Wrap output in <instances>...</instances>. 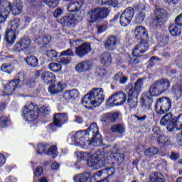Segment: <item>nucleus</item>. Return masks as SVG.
Instances as JSON below:
<instances>
[{
  "instance_id": "obj_2",
  "label": "nucleus",
  "mask_w": 182,
  "mask_h": 182,
  "mask_svg": "<svg viewBox=\"0 0 182 182\" xmlns=\"http://www.w3.org/2000/svg\"><path fill=\"white\" fill-rule=\"evenodd\" d=\"M105 102V92L102 88H93L88 94L82 98V105L85 107H97Z\"/></svg>"
},
{
  "instance_id": "obj_19",
  "label": "nucleus",
  "mask_w": 182,
  "mask_h": 182,
  "mask_svg": "<svg viewBox=\"0 0 182 182\" xmlns=\"http://www.w3.org/2000/svg\"><path fill=\"white\" fill-rule=\"evenodd\" d=\"M134 35L135 38L138 40L141 39V41H144L146 39H149L147 31L144 26H138L135 28Z\"/></svg>"
},
{
  "instance_id": "obj_27",
  "label": "nucleus",
  "mask_w": 182,
  "mask_h": 182,
  "mask_svg": "<svg viewBox=\"0 0 182 182\" xmlns=\"http://www.w3.org/2000/svg\"><path fill=\"white\" fill-rule=\"evenodd\" d=\"M101 63L105 66H109L112 63V55L109 53H103L100 57Z\"/></svg>"
},
{
  "instance_id": "obj_9",
  "label": "nucleus",
  "mask_w": 182,
  "mask_h": 182,
  "mask_svg": "<svg viewBox=\"0 0 182 182\" xmlns=\"http://www.w3.org/2000/svg\"><path fill=\"white\" fill-rule=\"evenodd\" d=\"M88 134L90 133L92 134V138L91 140V143H92V146L94 147H99V146H102V136L99 133V127H97V124L95 122H92L87 130L85 131Z\"/></svg>"
},
{
  "instance_id": "obj_39",
  "label": "nucleus",
  "mask_w": 182,
  "mask_h": 182,
  "mask_svg": "<svg viewBox=\"0 0 182 182\" xmlns=\"http://www.w3.org/2000/svg\"><path fill=\"white\" fill-rule=\"evenodd\" d=\"M119 22L122 26L126 27L127 25L130 24V22H132V18H129V17H127L124 14H121Z\"/></svg>"
},
{
  "instance_id": "obj_62",
  "label": "nucleus",
  "mask_w": 182,
  "mask_h": 182,
  "mask_svg": "<svg viewBox=\"0 0 182 182\" xmlns=\"http://www.w3.org/2000/svg\"><path fill=\"white\" fill-rule=\"evenodd\" d=\"M106 31V26H99L97 27V33H103Z\"/></svg>"
},
{
  "instance_id": "obj_37",
  "label": "nucleus",
  "mask_w": 182,
  "mask_h": 182,
  "mask_svg": "<svg viewBox=\"0 0 182 182\" xmlns=\"http://www.w3.org/2000/svg\"><path fill=\"white\" fill-rule=\"evenodd\" d=\"M122 14L132 20L134 16V10L132 7L127 8Z\"/></svg>"
},
{
  "instance_id": "obj_36",
  "label": "nucleus",
  "mask_w": 182,
  "mask_h": 182,
  "mask_svg": "<svg viewBox=\"0 0 182 182\" xmlns=\"http://www.w3.org/2000/svg\"><path fill=\"white\" fill-rule=\"evenodd\" d=\"M159 153V149L156 147L148 148L144 151L145 156L148 157H151V156H156Z\"/></svg>"
},
{
  "instance_id": "obj_47",
  "label": "nucleus",
  "mask_w": 182,
  "mask_h": 182,
  "mask_svg": "<svg viewBox=\"0 0 182 182\" xmlns=\"http://www.w3.org/2000/svg\"><path fill=\"white\" fill-rule=\"evenodd\" d=\"M147 8V5L144 2H140L138 4L135 5V9L138 12H144Z\"/></svg>"
},
{
  "instance_id": "obj_3",
  "label": "nucleus",
  "mask_w": 182,
  "mask_h": 182,
  "mask_svg": "<svg viewBox=\"0 0 182 182\" xmlns=\"http://www.w3.org/2000/svg\"><path fill=\"white\" fill-rule=\"evenodd\" d=\"M2 6L0 10V23L5 22L9 12H11L13 15H19L22 12L23 6L21 4L12 5L8 0H3Z\"/></svg>"
},
{
  "instance_id": "obj_8",
  "label": "nucleus",
  "mask_w": 182,
  "mask_h": 182,
  "mask_svg": "<svg viewBox=\"0 0 182 182\" xmlns=\"http://www.w3.org/2000/svg\"><path fill=\"white\" fill-rule=\"evenodd\" d=\"M109 15V9L107 8H97L94 10H91L88 13L89 22H96V21H100V19H105L107 18Z\"/></svg>"
},
{
  "instance_id": "obj_45",
  "label": "nucleus",
  "mask_w": 182,
  "mask_h": 182,
  "mask_svg": "<svg viewBox=\"0 0 182 182\" xmlns=\"http://www.w3.org/2000/svg\"><path fill=\"white\" fill-rule=\"evenodd\" d=\"M43 173V168L42 166H38L36 168V171H34V177H33L34 181H38V177H39L40 176H42Z\"/></svg>"
},
{
  "instance_id": "obj_34",
  "label": "nucleus",
  "mask_w": 182,
  "mask_h": 182,
  "mask_svg": "<svg viewBox=\"0 0 182 182\" xmlns=\"http://www.w3.org/2000/svg\"><path fill=\"white\" fill-rule=\"evenodd\" d=\"M156 141L157 143H159V144H162L163 146H167L170 144V140L168 139V137L163 134L158 136Z\"/></svg>"
},
{
  "instance_id": "obj_49",
  "label": "nucleus",
  "mask_w": 182,
  "mask_h": 182,
  "mask_svg": "<svg viewBox=\"0 0 182 182\" xmlns=\"http://www.w3.org/2000/svg\"><path fill=\"white\" fill-rule=\"evenodd\" d=\"M1 70H2V72H5L6 73H11L12 66L11 64H3L1 66Z\"/></svg>"
},
{
  "instance_id": "obj_24",
  "label": "nucleus",
  "mask_w": 182,
  "mask_h": 182,
  "mask_svg": "<svg viewBox=\"0 0 182 182\" xmlns=\"http://www.w3.org/2000/svg\"><path fill=\"white\" fill-rule=\"evenodd\" d=\"M117 39L114 36H110L105 43V48L107 50H113L116 46Z\"/></svg>"
},
{
  "instance_id": "obj_17",
  "label": "nucleus",
  "mask_w": 182,
  "mask_h": 182,
  "mask_svg": "<svg viewBox=\"0 0 182 182\" xmlns=\"http://www.w3.org/2000/svg\"><path fill=\"white\" fill-rule=\"evenodd\" d=\"M143 87V79H139L134 83V87H132L128 91V96H139Z\"/></svg>"
},
{
  "instance_id": "obj_14",
  "label": "nucleus",
  "mask_w": 182,
  "mask_h": 182,
  "mask_svg": "<svg viewBox=\"0 0 182 182\" xmlns=\"http://www.w3.org/2000/svg\"><path fill=\"white\" fill-rule=\"evenodd\" d=\"M149 39L141 40V42L133 49L132 53L135 56H141L149 50Z\"/></svg>"
},
{
  "instance_id": "obj_59",
  "label": "nucleus",
  "mask_w": 182,
  "mask_h": 182,
  "mask_svg": "<svg viewBox=\"0 0 182 182\" xmlns=\"http://www.w3.org/2000/svg\"><path fill=\"white\" fill-rule=\"evenodd\" d=\"M22 48H23V46H22V44L21 43L20 41H18V43H16V44L14 46V50H16L18 52H19L21 50V49H22Z\"/></svg>"
},
{
  "instance_id": "obj_23",
  "label": "nucleus",
  "mask_w": 182,
  "mask_h": 182,
  "mask_svg": "<svg viewBox=\"0 0 182 182\" xmlns=\"http://www.w3.org/2000/svg\"><path fill=\"white\" fill-rule=\"evenodd\" d=\"M153 105V97L149 95H143L141 98V106L147 110L151 109V105Z\"/></svg>"
},
{
  "instance_id": "obj_26",
  "label": "nucleus",
  "mask_w": 182,
  "mask_h": 182,
  "mask_svg": "<svg viewBox=\"0 0 182 182\" xmlns=\"http://www.w3.org/2000/svg\"><path fill=\"white\" fill-rule=\"evenodd\" d=\"M89 178H90V173H83L76 175L73 177L75 182H87Z\"/></svg>"
},
{
  "instance_id": "obj_18",
  "label": "nucleus",
  "mask_w": 182,
  "mask_h": 182,
  "mask_svg": "<svg viewBox=\"0 0 182 182\" xmlns=\"http://www.w3.org/2000/svg\"><path fill=\"white\" fill-rule=\"evenodd\" d=\"M93 68V63L90 60H84L76 65L75 70L82 73V72H86L90 70Z\"/></svg>"
},
{
  "instance_id": "obj_35",
  "label": "nucleus",
  "mask_w": 182,
  "mask_h": 182,
  "mask_svg": "<svg viewBox=\"0 0 182 182\" xmlns=\"http://www.w3.org/2000/svg\"><path fill=\"white\" fill-rule=\"evenodd\" d=\"M128 77L123 75V73H118L115 76H114V80H119V83L121 85H125V83L128 80Z\"/></svg>"
},
{
  "instance_id": "obj_15",
  "label": "nucleus",
  "mask_w": 182,
  "mask_h": 182,
  "mask_svg": "<svg viewBox=\"0 0 182 182\" xmlns=\"http://www.w3.org/2000/svg\"><path fill=\"white\" fill-rule=\"evenodd\" d=\"M91 51L92 47H90V44L84 43L75 48V55L78 58H83V56H86V55L90 53Z\"/></svg>"
},
{
  "instance_id": "obj_54",
  "label": "nucleus",
  "mask_w": 182,
  "mask_h": 182,
  "mask_svg": "<svg viewBox=\"0 0 182 182\" xmlns=\"http://www.w3.org/2000/svg\"><path fill=\"white\" fill-rule=\"evenodd\" d=\"M74 55L73 51L70 48L60 53V56H73Z\"/></svg>"
},
{
  "instance_id": "obj_28",
  "label": "nucleus",
  "mask_w": 182,
  "mask_h": 182,
  "mask_svg": "<svg viewBox=\"0 0 182 182\" xmlns=\"http://www.w3.org/2000/svg\"><path fill=\"white\" fill-rule=\"evenodd\" d=\"M24 60L28 66H31V68H36V66L38 65V60L36 57L34 55H29L24 58Z\"/></svg>"
},
{
  "instance_id": "obj_38",
  "label": "nucleus",
  "mask_w": 182,
  "mask_h": 182,
  "mask_svg": "<svg viewBox=\"0 0 182 182\" xmlns=\"http://www.w3.org/2000/svg\"><path fill=\"white\" fill-rule=\"evenodd\" d=\"M48 68L52 72H60V70H62V65L58 63H50Z\"/></svg>"
},
{
  "instance_id": "obj_1",
  "label": "nucleus",
  "mask_w": 182,
  "mask_h": 182,
  "mask_svg": "<svg viewBox=\"0 0 182 182\" xmlns=\"http://www.w3.org/2000/svg\"><path fill=\"white\" fill-rule=\"evenodd\" d=\"M75 155L80 161L87 160V164L92 170H99V168H102L105 164V152H97L90 155L87 152L77 151L75 152Z\"/></svg>"
},
{
  "instance_id": "obj_42",
  "label": "nucleus",
  "mask_w": 182,
  "mask_h": 182,
  "mask_svg": "<svg viewBox=\"0 0 182 182\" xmlns=\"http://www.w3.org/2000/svg\"><path fill=\"white\" fill-rule=\"evenodd\" d=\"M60 0H43L44 4H46L49 8H56L59 5Z\"/></svg>"
},
{
  "instance_id": "obj_4",
  "label": "nucleus",
  "mask_w": 182,
  "mask_h": 182,
  "mask_svg": "<svg viewBox=\"0 0 182 182\" xmlns=\"http://www.w3.org/2000/svg\"><path fill=\"white\" fill-rule=\"evenodd\" d=\"M170 80L166 78H161L151 85L149 88V95L150 96H160L163 95L164 92H167L170 89Z\"/></svg>"
},
{
  "instance_id": "obj_63",
  "label": "nucleus",
  "mask_w": 182,
  "mask_h": 182,
  "mask_svg": "<svg viewBox=\"0 0 182 182\" xmlns=\"http://www.w3.org/2000/svg\"><path fill=\"white\" fill-rule=\"evenodd\" d=\"M119 2L117 0H109V4L111 5V6H113L114 8H116Z\"/></svg>"
},
{
  "instance_id": "obj_52",
  "label": "nucleus",
  "mask_w": 182,
  "mask_h": 182,
  "mask_svg": "<svg viewBox=\"0 0 182 182\" xmlns=\"http://www.w3.org/2000/svg\"><path fill=\"white\" fill-rule=\"evenodd\" d=\"M139 14L136 15V21L138 22V23H141L143 21H144V18L146 16V14L143 11H138Z\"/></svg>"
},
{
  "instance_id": "obj_30",
  "label": "nucleus",
  "mask_w": 182,
  "mask_h": 182,
  "mask_svg": "<svg viewBox=\"0 0 182 182\" xmlns=\"http://www.w3.org/2000/svg\"><path fill=\"white\" fill-rule=\"evenodd\" d=\"M128 105L131 109H136L138 106L137 97L139 95H128Z\"/></svg>"
},
{
  "instance_id": "obj_46",
  "label": "nucleus",
  "mask_w": 182,
  "mask_h": 182,
  "mask_svg": "<svg viewBox=\"0 0 182 182\" xmlns=\"http://www.w3.org/2000/svg\"><path fill=\"white\" fill-rule=\"evenodd\" d=\"M59 152H58V148L56 146H52L48 149V154H51L53 159L58 156Z\"/></svg>"
},
{
  "instance_id": "obj_21",
  "label": "nucleus",
  "mask_w": 182,
  "mask_h": 182,
  "mask_svg": "<svg viewBox=\"0 0 182 182\" xmlns=\"http://www.w3.org/2000/svg\"><path fill=\"white\" fill-rule=\"evenodd\" d=\"M114 150H115V152H112L114 155L111 156L113 163H115L116 164H120V163H123V161H124V154L117 153L118 149L116 146H114Z\"/></svg>"
},
{
  "instance_id": "obj_16",
  "label": "nucleus",
  "mask_w": 182,
  "mask_h": 182,
  "mask_svg": "<svg viewBox=\"0 0 182 182\" xmlns=\"http://www.w3.org/2000/svg\"><path fill=\"white\" fill-rule=\"evenodd\" d=\"M83 4H85V0H70L67 9L68 12H78L83 6Z\"/></svg>"
},
{
  "instance_id": "obj_51",
  "label": "nucleus",
  "mask_w": 182,
  "mask_h": 182,
  "mask_svg": "<svg viewBox=\"0 0 182 182\" xmlns=\"http://www.w3.org/2000/svg\"><path fill=\"white\" fill-rule=\"evenodd\" d=\"M9 122V118L6 117H1L0 118V126L1 127H6L8 123Z\"/></svg>"
},
{
  "instance_id": "obj_56",
  "label": "nucleus",
  "mask_w": 182,
  "mask_h": 182,
  "mask_svg": "<svg viewBox=\"0 0 182 182\" xmlns=\"http://www.w3.org/2000/svg\"><path fill=\"white\" fill-rule=\"evenodd\" d=\"M72 59L68 57H64L63 58H61V60H60V63H61V65H69V63H70Z\"/></svg>"
},
{
  "instance_id": "obj_20",
  "label": "nucleus",
  "mask_w": 182,
  "mask_h": 182,
  "mask_svg": "<svg viewBox=\"0 0 182 182\" xmlns=\"http://www.w3.org/2000/svg\"><path fill=\"white\" fill-rule=\"evenodd\" d=\"M65 90V86L62 82H58L55 85H51L48 87V92L51 95H56L57 93H62Z\"/></svg>"
},
{
  "instance_id": "obj_57",
  "label": "nucleus",
  "mask_w": 182,
  "mask_h": 182,
  "mask_svg": "<svg viewBox=\"0 0 182 182\" xmlns=\"http://www.w3.org/2000/svg\"><path fill=\"white\" fill-rule=\"evenodd\" d=\"M136 120L139 122L140 123H143L144 120H146V118L147 117V115H136L135 116Z\"/></svg>"
},
{
  "instance_id": "obj_6",
  "label": "nucleus",
  "mask_w": 182,
  "mask_h": 182,
  "mask_svg": "<svg viewBox=\"0 0 182 182\" xmlns=\"http://www.w3.org/2000/svg\"><path fill=\"white\" fill-rule=\"evenodd\" d=\"M40 113L41 110L36 104H29L28 106H25L23 109V116L26 122H34L39 117Z\"/></svg>"
},
{
  "instance_id": "obj_48",
  "label": "nucleus",
  "mask_w": 182,
  "mask_h": 182,
  "mask_svg": "<svg viewBox=\"0 0 182 182\" xmlns=\"http://www.w3.org/2000/svg\"><path fill=\"white\" fill-rule=\"evenodd\" d=\"M46 55L52 60H55L58 56V52L55 50H49L46 51Z\"/></svg>"
},
{
  "instance_id": "obj_10",
  "label": "nucleus",
  "mask_w": 182,
  "mask_h": 182,
  "mask_svg": "<svg viewBox=\"0 0 182 182\" xmlns=\"http://www.w3.org/2000/svg\"><path fill=\"white\" fill-rule=\"evenodd\" d=\"M126 94L123 92H118L112 95L108 98L106 103L107 106L110 107H114V106H122L126 102Z\"/></svg>"
},
{
  "instance_id": "obj_12",
  "label": "nucleus",
  "mask_w": 182,
  "mask_h": 182,
  "mask_svg": "<svg viewBox=\"0 0 182 182\" xmlns=\"http://www.w3.org/2000/svg\"><path fill=\"white\" fill-rule=\"evenodd\" d=\"M167 11L164 9H157L154 11V23L156 25V26H161L166 21H167Z\"/></svg>"
},
{
  "instance_id": "obj_64",
  "label": "nucleus",
  "mask_w": 182,
  "mask_h": 182,
  "mask_svg": "<svg viewBox=\"0 0 182 182\" xmlns=\"http://www.w3.org/2000/svg\"><path fill=\"white\" fill-rule=\"evenodd\" d=\"M170 158L171 160H177V159H178V154L173 152L171 154Z\"/></svg>"
},
{
  "instance_id": "obj_25",
  "label": "nucleus",
  "mask_w": 182,
  "mask_h": 182,
  "mask_svg": "<svg viewBox=\"0 0 182 182\" xmlns=\"http://www.w3.org/2000/svg\"><path fill=\"white\" fill-rule=\"evenodd\" d=\"M64 97L66 99V100H73V99L79 97V91L76 89L65 91Z\"/></svg>"
},
{
  "instance_id": "obj_44",
  "label": "nucleus",
  "mask_w": 182,
  "mask_h": 182,
  "mask_svg": "<svg viewBox=\"0 0 182 182\" xmlns=\"http://www.w3.org/2000/svg\"><path fill=\"white\" fill-rule=\"evenodd\" d=\"M23 85L28 86V87H35V80L31 78H24Z\"/></svg>"
},
{
  "instance_id": "obj_33",
  "label": "nucleus",
  "mask_w": 182,
  "mask_h": 182,
  "mask_svg": "<svg viewBox=\"0 0 182 182\" xmlns=\"http://www.w3.org/2000/svg\"><path fill=\"white\" fill-rule=\"evenodd\" d=\"M41 79L45 83H49V82H52L53 79H55V75L51 72L45 71L41 74Z\"/></svg>"
},
{
  "instance_id": "obj_60",
  "label": "nucleus",
  "mask_w": 182,
  "mask_h": 182,
  "mask_svg": "<svg viewBox=\"0 0 182 182\" xmlns=\"http://www.w3.org/2000/svg\"><path fill=\"white\" fill-rule=\"evenodd\" d=\"M60 15H62V9H55L53 13L54 18H59V16H60Z\"/></svg>"
},
{
  "instance_id": "obj_43",
  "label": "nucleus",
  "mask_w": 182,
  "mask_h": 182,
  "mask_svg": "<svg viewBox=\"0 0 182 182\" xmlns=\"http://www.w3.org/2000/svg\"><path fill=\"white\" fill-rule=\"evenodd\" d=\"M140 56L141 55H136L132 53V56L130 57L129 64H131L132 66H136V65H139V62H140L139 58H140Z\"/></svg>"
},
{
  "instance_id": "obj_7",
  "label": "nucleus",
  "mask_w": 182,
  "mask_h": 182,
  "mask_svg": "<svg viewBox=\"0 0 182 182\" xmlns=\"http://www.w3.org/2000/svg\"><path fill=\"white\" fill-rule=\"evenodd\" d=\"M171 109V100L167 97H162L157 100L155 110L157 114H165Z\"/></svg>"
},
{
  "instance_id": "obj_53",
  "label": "nucleus",
  "mask_w": 182,
  "mask_h": 182,
  "mask_svg": "<svg viewBox=\"0 0 182 182\" xmlns=\"http://www.w3.org/2000/svg\"><path fill=\"white\" fill-rule=\"evenodd\" d=\"M116 171V169L114 167L107 168L104 169L102 173H105L108 176H112V174H114V172Z\"/></svg>"
},
{
  "instance_id": "obj_32",
  "label": "nucleus",
  "mask_w": 182,
  "mask_h": 182,
  "mask_svg": "<svg viewBox=\"0 0 182 182\" xmlns=\"http://www.w3.org/2000/svg\"><path fill=\"white\" fill-rule=\"evenodd\" d=\"M169 32L172 36H179L181 34V28L176 24L169 26Z\"/></svg>"
},
{
  "instance_id": "obj_41",
  "label": "nucleus",
  "mask_w": 182,
  "mask_h": 182,
  "mask_svg": "<svg viewBox=\"0 0 182 182\" xmlns=\"http://www.w3.org/2000/svg\"><path fill=\"white\" fill-rule=\"evenodd\" d=\"M19 42L24 49H26V48H29V46H31V39H29L28 37L21 38Z\"/></svg>"
},
{
  "instance_id": "obj_11",
  "label": "nucleus",
  "mask_w": 182,
  "mask_h": 182,
  "mask_svg": "<svg viewBox=\"0 0 182 182\" xmlns=\"http://www.w3.org/2000/svg\"><path fill=\"white\" fill-rule=\"evenodd\" d=\"M68 114L67 113H58L54 115L53 123L48 125L49 129L55 132L56 127H62L65 123H68Z\"/></svg>"
},
{
  "instance_id": "obj_31",
  "label": "nucleus",
  "mask_w": 182,
  "mask_h": 182,
  "mask_svg": "<svg viewBox=\"0 0 182 182\" xmlns=\"http://www.w3.org/2000/svg\"><path fill=\"white\" fill-rule=\"evenodd\" d=\"M16 39V32L12 30H7L6 33V41L8 43H14Z\"/></svg>"
},
{
  "instance_id": "obj_55",
  "label": "nucleus",
  "mask_w": 182,
  "mask_h": 182,
  "mask_svg": "<svg viewBox=\"0 0 182 182\" xmlns=\"http://www.w3.org/2000/svg\"><path fill=\"white\" fill-rule=\"evenodd\" d=\"M117 117H119V113L117 112L109 113V122H116V120H117Z\"/></svg>"
},
{
  "instance_id": "obj_29",
  "label": "nucleus",
  "mask_w": 182,
  "mask_h": 182,
  "mask_svg": "<svg viewBox=\"0 0 182 182\" xmlns=\"http://www.w3.org/2000/svg\"><path fill=\"white\" fill-rule=\"evenodd\" d=\"M111 132L112 133H118V134H123L126 132V127L122 124H116L111 127Z\"/></svg>"
},
{
  "instance_id": "obj_61",
  "label": "nucleus",
  "mask_w": 182,
  "mask_h": 182,
  "mask_svg": "<svg viewBox=\"0 0 182 182\" xmlns=\"http://www.w3.org/2000/svg\"><path fill=\"white\" fill-rule=\"evenodd\" d=\"M6 161V159H5V156L0 154V167H2Z\"/></svg>"
},
{
  "instance_id": "obj_22",
  "label": "nucleus",
  "mask_w": 182,
  "mask_h": 182,
  "mask_svg": "<svg viewBox=\"0 0 182 182\" xmlns=\"http://www.w3.org/2000/svg\"><path fill=\"white\" fill-rule=\"evenodd\" d=\"M60 23L63 26H70V25L75 23V16L72 14L65 15L60 18Z\"/></svg>"
},
{
  "instance_id": "obj_50",
  "label": "nucleus",
  "mask_w": 182,
  "mask_h": 182,
  "mask_svg": "<svg viewBox=\"0 0 182 182\" xmlns=\"http://www.w3.org/2000/svg\"><path fill=\"white\" fill-rule=\"evenodd\" d=\"M37 153L38 154H43V153H46V144H39L37 146Z\"/></svg>"
},
{
  "instance_id": "obj_58",
  "label": "nucleus",
  "mask_w": 182,
  "mask_h": 182,
  "mask_svg": "<svg viewBox=\"0 0 182 182\" xmlns=\"http://www.w3.org/2000/svg\"><path fill=\"white\" fill-rule=\"evenodd\" d=\"M102 122H110V113L103 114L102 116Z\"/></svg>"
},
{
  "instance_id": "obj_5",
  "label": "nucleus",
  "mask_w": 182,
  "mask_h": 182,
  "mask_svg": "<svg viewBox=\"0 0 182 182\" xmlns=\"http://www.w3.org/2000/svg\"><path fill=\"white\" fill-rule=\"evenodd\" d=\"M90 134L85 130L76 132L73 136L75 146L81 149H87V146H93V142L89 139Z\"/></svg>"
},
{
  "instance_id": "obj_13",
  "label": "nucleus",
  "mask_w": 182,
  "mask_h": 182,
  "mask_svg": "<svg viewBox=\"0 0 182 182\" xmlns=\"http://www.w3.org/2000/svg\"><path fill=\"white\" fill-rule=\"evenodd\" d=\"M19 86V79H14L9 82L6 85H4L3 89V95L9 96L16 90V87Z\"/></svg>"
},
{
  "instance_id": "obj_40",
  "label": "nucleus",
  "mask_w": 182,
  "mask_h": 182,
  "mask_svg": "<svg viewBox=\"0 0 182 182\" xmlns=\"http://www.w3.org/2000/svg\"><path fill=\"white\" fill-rule=\"evenodd\" d=\"M19 25H21V20L19 18H14L11 22V29L10 31H14V32L19 28Z\"/></svg>"
}]
</instances>
